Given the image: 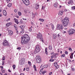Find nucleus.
I'll list each match as a JSON object with an SVG mask.
<instances>
[{"label":"nucleus","instance_id":"09e8293b","mask_svg":"<svg viewBox=\"0 0 75 75\" xmlns=\"http://www.w3.org/2000/svg\"><path fill=\"white\" fill-rule=\"evenodd\" d=\"M14 11L15 12V13H17V9H15L14 10Z\"/></svg>","mask_w":75,"mask_h":75},{"label":"nucleus","instance_id":"37998d69","mask_svg":"<svg viewBox=\"0 0 75 75\" xmlns=\"http://www.w3.org/2000/svg\"><path fill=\"white\" fill-rule=\"evenodd\" d=\"M10 0H6L7 3H10Z\"/></svg>","mask_w":75,"mask_h":75},{"label":"nucleus","instance_id":"6ab92c4d","mask_svg":"<svg viewBox=\"0 0 75 75\" xmlns=\"http://www.w3.org/2000/svg\"><path fill=\"white\" fill-rule=\"evenodd\" d=\"M36 5L35 8L36 9V10H37V9H38L39 8V5L37 4H36Z\"/></svg>","mask_w":75,"mask_h":75},{"label":"nucleus","instance_id":"8fccbe9b","mask_svg":"<svg viewBox=\"0 0 75 75\" xmlns=\"http://www.w3.org/2000/svg\"><path fill=\"white\" fill-rule=\"evenodd\" d=\"M24 12L25 13H27V10L25 9L24 10Z\"/></svg>","mask_w":75,"mask_h":75},{"label":"nucleus","instance_id":"c9c22d12","mask_svg":"<svg viewBox=\"0 0 75 75\" xmlns=\"http://www.w3.org/2000/svg\"><path fill=\"white\" fill-rule=\"evenodd\" d=\"M65 54H63L61 56V57L62 58L63 57H65Z\"/></svg>","mask_w":75,"mask_h":75},{"label":"nucleus","instance_id":"603ef678","mask_svg":"<svg viewBox=\"0 0 75 75\" xmlns=\"http://www.w3.org/2000/svg\"><path fill=\"white\" fill-rule=\"evenodd\" d=\"M31 24L33 26L34 25V23H33V22H31Z\"/></svg>","mask_w":75,"mask_h":75},{"label":"nucleus","instance_id":"9b49d317","mask_svg":"<svg viewBox=\"0 0 75 75\" xmlns=\"http://www.w3.org/2000/svg\"><path fill=\"white\" fill-rule=\"evenodd\" d=\"M8 34L10 35H12L13 34V32L11 30H9L8 31Z\"/></svg>","mask_w":75,"mask_h":75},{"label":"nucleus","instance_id":"5701e85b","mask_svg":"<svg viewBox=\"0 0 75 75\" xmlns=\"http://www.w3.org/2000/svg\"><path fill=\"white\" fill-rule=\"evenodd\" d=\"M45 54H46V55H48V52H47V48H46L45 49Z\"/></svg>","mask_w":75,"mask_h":75},{"label":"nucleus","instance_id":"0e129e2a","mask_svg":"<svg viewBox=\"0 0 75 75\" xmlns=\"http://www.w3.org/2000/svg\"><path fill=\"white\" fill-rule=\"evenodd\" d=\"M21 32L22 34H23V33H24V31H21Z\"/></svg>","mask_w":75,"mask_h":75},{"label":"nucleus","instance_id":"f3484780","mask_svg":"<svg viewBox=\"0 0 75 75\" xmlns=\"http://www.w3.org/2000/svg\"><path fill=\"white\" fill-rule=\"evenodd\" d=\"M58 4L57 3V2H56L54 4V6L55 7H58Z\"/></svg>","mask_w":75,"mask_h":75},{"label":"nucleus","instance_id":"39448f33","mask_svg":"<svg viewBox=\"0 0 75 75\" xmlns=\"http://www.w3.org/2000/svg\"><path fill=\"white\" fill-rule=\"evenodd\" d=\"M3 45L4 46H6V47H9V46H10V44L8 43V42L6 40L3 41Z\"/></svg>","mask_w":75,"mask_h":75},{"label":"nucleus","instance_id":"1a4fd4ad","mask_svg":"<svg viewBox=\"0 0 75 75\" xmlns=\"http://www.w3.org/2000/svg\"><path fill=\"white\" fill-rule=\"evenodd\" d=\"M35 51L37 52H38L40 51V47L39 45H37L36 46Z\"/></svg>","mask_w":75,"mask_h":75},{"label":"nucleus","instance_id":"052dcab7","mask_svg":"<svg viewBox=\"0 0 75 75\" xmlns=\"http://www.w3.org/2000/svg\"><path fill=\"white\" fill-rule=\"evenodd\" d=\"M20 75H25L24 74L21 73L20 74Z\"/></svg>","mask_w":75,"mask_h":75},{"label":"nucleus","instance_id":"79ce46f5","mask_svg":"<svg viewBox=\"0 0 75 75\" xmlns=\"http://www.w3.org/2000/svg\"><path fill=\"white\" fill-rule=\"evenodd\" d=\"M46 6H42V10H44L45 8H46Z\"/></svg>","mask_w":75,"mask_h":75},{"label":"nucleus","instance_id":"a19ab883","mask_svg":"<svg viewBox=\"0 0 75 75\" xmlns=\"http://www.w3.org/2000/svg\"><path fill=\"white\" fill-rule=\"evenodd\" d=\"M29 31H30V32H31V31H32V28H30L29 29Z\"/></svg>","mask_w":75,"mask_h":75},{"label":"nucleus","instance_id":"423d86ee","mask_svg":"<svg viewBox=\"0 0 75 75\" xmlns=\"http://www.w3.org/2000/svg\"><path fill=\"white\" fill-rule=\"evenodd\" d=\"M38 39H40V40L43 42V38H42V34L40 33H39L37 35V37Z\"/></svg>","mask_w":75,"mask_h":75},{"label":"nucleus","instance_id":"c756f323","mask_svg":"<svg viewBox=\"0 0 75 75\" xmlns=\"http://www.w3.org/2000/svg\"><path fill=\"white\" fill-rule=\"evenodd\" d=\"M50 25H51V24H47L46 25V27H50Z\"/></svg>","mask_w":75,"mask_h":75},{"label":"nucleus","instance_id":"412c9836","mask_svg":"<svg viewBox=\"0 0 75 75\" xmlns=\"http://www.w3.org/2000/svg\"><path fill=\"white\" fill-rule=\"evenodd\" d=\"M50 25L52 26V30H54V25L52 24V23H51Z\"/></svg>","mask_w":75,"mask_h":75},{"label":"nucleus","instance_id":"4468645a","mask_svg":"<svg viewBox=\"0 0 75 75\" xmlns=\"http://www.w3.org/2000/svg\"><path fill=\"white\" fill-rule=\"evenodd\" d=\"M68 4H73V1L72 0H70L68 2Z\"/></svg>","mask_w":75,"mask_h":75},{"label":"nucleus","instance_id":"7ed1b4c3","mask_svg":"<svg viewBox=\"0 0 75 75\" xmlns=\"http://www.w3.org/2000/svg\"><path fill=\"white\" fill-rule=\"evenodd\" d=\"M69 34V35H73L75 33V30L74 29H70L68 31Z\"/></svg>","mask_w":75,"mask_h":75},{"label":"nucleus","instance_id":"0eeeda50","mask_svg":"<svg viewBox=\"0 0 75 75\" xmlns=\"http://www.w3.org/2000/svg\"><path fill=\"white\" fill-rule=\"evenodd\" d=\"M22 1L23 3L26 6H28V5L30 4V2L28 0H22Z\"/></svg>","mask_w":75,"mask_h":75},{"label":"nucleus","instance_id":"6e6d98bb","mask_svg":"<svg viewBox=\"0 0 75 75\" xmlns=\"http://www.w3.org/2000/svg\"><path fill=\"white\" fill-rule=\"evenodd\" d=\"M68 60L69 62H71V60H70V59H67Z\"/></svg>","mask_w":75,"mask_h":75},{"label":"nucleus","instance_id":"69168bd1","mask_svg":"<svg viewBox=\"0 0 75 75\" xmlns=\"http://www.w3.org/2000/svg\"><path fill=\"white\" fill-rule=\"evenodd\" d=\"M8 72H11V70H10V69L8 70Z\"/></svg>","mask_w":75,"mask_h":75},{"label":"nucleus","instance_id":"a878e982","mask_svg":"<svg viewBox=\"0 0 75 75\" xmlns=\"http://www.w3.org/2000/svg\"><path fill=\"white\" fill-rule=\"evenodd\" d=\"M12 67L13 68V69H16V66L14 64L13 65Z\"/></svg>","mask_w":75,"mask_h":75},{"label":"nucleus","instance_id":"bf43d9fd","mask_svg":"<svg viewBox=\"0 0 75 75\" xmlns=\"http://www.w3.org/2000/svg\"><path fill=\"white\" fill-rule=\"evenodd\" d=\"M40 43H39V42H38L37 43V45H39V46H40V44H39Z\"/></svg>","mask_w":75,"mask_h":75},{"label":"nucleus","instance_id":"49530a36","mask_svg":"<svg viewBox=\"0 0 75 75\" xmlns=\"http://www.w3.org/2000/svg\"><path fill=\"white\" fill-rule=\"evenodd\" d=\"M14 27V28H15V30H17L18 28L17 27V26H15Z\"/></svg>","mask_w":75,"mask_h":75},{"label":"nucleus","instance_id":"3c124183","mask_svg":"<svg viewBox=\"0 0 75 75\" xmlns=\"http://www.w3.org/2000/svg\"><path fill=\"white\" fill-rule=\"evenodd\" d=\"M22 19L24 20H27V19L26 18H23Z\"/></svg>","mask_w":75,"mask_h":75},{"label":"nucleus","instance_id":"bb28decb","mask_svg":"<svg viewBox=\"0 0 75 75\" xmlns=\"http://www.w3.org/2000/svg\"><path fill=\"white\" fill-rule=\"evenodd\" d=\"M39 20L42 22H44V20L42 19H39Z\"/></svg>","mask_w":75,"mask_h":75},{"label":"nucleus","instance_id":"aec40b11","mask_svg":"<svg viewBox=\"0 0 75 75\" xmlns=\"http://www.w3.org/2000/svg\"><path fill=\"white\" fill-rule=\"evenodd\" d=\"M74 53H71V54L70 56V58L71 59H72V58H73V55H74Z\"/></svg>","mask_w":75,"mask_h":75},{"label":"nucleus","instance_id":"de8ad7c7","mask_svg":"<svg viewBox=\"0 0 75 75\" xmlns=\"http://www.w3.org/2000/svg\"><path fill=\"white\" fill-rule=\"evenodd\" d=\"M65 54H66L67 55H68V52L65 51Z\"/></svg>","mask_w":75,"mask_h":75},{"label":"nucleus","instance_id":"473e14b6","mask_svg":"<svg viewBox=\"0 0 75 75\" xmlns=\"http://www.w3.org/2000/svg\"><path fill=\"white\" fill-rule=\"evenodd\" d=\"M24 28V25H22V26H21V28L22 30H23V29Z\"/></svg>","mask_w":75,"mask_h":75},{"label":"nucleus","instance_id":"5fc2aeb1","mask_svg":"<svg viewBox=\"0 0 75 75\" xmlns=\"http://www.w3.org/2000/svg\"><path fill=\"white\" fill-rule=\"evenodd\" d=\"M52 72H50L49 73V75H52Z\"/></svg>","mask_w":75,"mask_h":75},{"label":"nucleus","instance_id":"e2e57ef3","mask_svg":"<svg viewBox=\"0 0 75 75\" xmlns=\"http://www.w3.org/2000/svg\"><path fill=\"white\" fill-rule=\"evenodd\" d=\"M67 11V9H65L64 10V11H65V12H66V11Z\"/></svg>","mask_w":75,"mask_h":75},{"label":"nucleus","instance_id":"ea45409f","mask_svg":"<svg viewBox=\"0 0 75 75\" xmlns=\"http://www.w3.org/2000/svg\"><path fill=\"white\" fill-rule=\"evenodd\" d=\"M54 61V60L52 59H51L50 60V62L51 61V62H53V61Z\"/></svg>","mask_w":75,"mask_h":75},{"label":"nucleus","instance_id":"58836bf2","mask_svg":"<svg viewBox=\"0 0 75 75\" xmlns=\"http://www.w3.org/2000/svg\"><path fill=\"white\" fill-rule=\"evenodd\" d=\"M18 14L19 16H20L21 15V13L20 12H18Z\"/></svg>","mask_w":75,"mask_h":75},{"label":"nucleus","instance_id":"7c9ffc66","mask_svg":"<svg viewBox=\"0 0 75 75\" xmlns=\"http://www.w3.org/2000/svg\"><path fill=\"white\" fill-rule=\"evenodd\" d=\"M47 72V71L45 70L44 71H42V74H45V73H46Z\"/></svg>","mask_w":75,"mask_h":75},{"label":"nucleus","instance_id":"4d7b16f0","mask_svg":"<svg viewBox=\"0 0 75 75\" xmlns=\"http://www.w3.org/2000/svg\"><path fill=\"white\" fill-rule=\"evenodd\" d=\"M57 36L58 37H60V35H59V34L57 35Z\"/></svg>","mask_w":75,"mask_h":75},{"label":"nucleus","instance_id":"f704fd0d","mask_svg":"<svg viewBox=\"0 0 75 75\" xmlns=\"http://www.w3.org/2000/svg\"><path fill=\"white\" fill-rule=\"evenodd\" d=\"M21 47H18V48H16V49H17V50H18L19 51H20V50H21Z\"/></svg>","mask_w":75,"mask_h":75},{"label":"nucleus","instance_id":"cd10ccee","mask_svg":"<svg viewBox=\"0 0 75 75\" xmlns=\"http://www.w3.org/2000/svg\"><path fill=\"white\" fill-rule=\"evenodd\" d=\"M7 6L8 7H11V4L9 3L7 5Z\"/></svg>","mask_w":75,"mask_h":75},{"label":"nucleus","instance_id":"774afa93","mask_svg":"<svg viewBox=\"0 0 75 75\" xmlns=\"http://www.w3.org/2000/svg\"><path fill=\"white\" fill-rule=\"evenodd\" d=\"M4 75H8V74H7V73H5V74H4Z\"/></svg>","mask_w":75,"mask_h":75},{"label":"nucleus","instance_id":"680f3d73","mask_svg":"<svg viewBox=\"0 0 75 75\" xmlns=\"http://www.w3.org/2000/svg\"><path fill=\"white\" fill-rule=\"evenodd\" d=\"M15 17H17V18H18L19 17L18 16H17V15H15Z\"/></svg>","mask_w":75,"mask_h":75},{"label":"nucleus","instance_id":"6e6552de","mask_svg":"<svg viewBox=\"0 0 75 75\" xmlns=\"http://www.w3.org/2000/svg\"><path fill=\"white\" fill-rule=\"evenodd\" d=\"M36 62L37 63H40L41 62V59H40V57L39 55L38 56V57H36Z\"/></svg>","mask_w":75,"mask_h":75},{"label":"nucleus","instance_id":"393cba45","mask_svg":"<svg viewBox=\"0 0 75 75\" xmlns=\"http://www.w3.org/2000/svg\"><path fill=\"white\" fill-rule=\"evenodd\" d=\"M48 48L50 50H52V47L51 46H49L48 47Z\"/></svg>","mask_w":75,"mask_h":75},{"label":"nucleus","instance_id":"f03ea898","mask_svg":"<svg viewBox=\"0 0 75 75\" xmlns=\"http://www.w3.org/2000/svg\"><path fill=\"white\" fill-rule=\"evenodd\" d=\"M68 22H69V19L67 18L66 17L62 21V23L64 27H67L68 24Z\"/></svg>","mask_w":75,"mask_h":75},{"label":"nucleus","instance_id":"72a5a7b5","mask_svg":"<svg viewBox=\"0 0 75 75\" xmlns=\"http://www.w3.org/2000/svg\"><path fill=\"white\" fill-rule=\"evenodd\" d=\"M71 70L72 71H74V72H75V69L74 68H71Z\"/></svg>","mask_w":75,"mask_h":75},{"label":"nucleus","instance_id":"13d9d810","mask_svg":"<svg viewBox=\"0 0 75 75\" xmlns=\"http://www.w3.org/2000/svg\"><path fill=\"white\" fill-rule=\"evenodd\" d=\"M2 17V14L0 13V17Z\"/></svg>","mask_w":75,"mask_h":75},{"label":"nucleus","instance_id":"f257e3e1","mask_svg":"<svg viewBox=\"0 0 75 75\" xmlns=\"http://www.w3.org/2000/svg\"><path fill=\"white\" fill-rule=\"evenodd\" d=\"M21 43L22 45L27 44L30 40V38L28 37V35L25 34L21 37Z\"/></svg>","mask_w":75,"mask_h":75},{"label":"nucleus","instance_id":"9d476101","mask_svg":"<svg viewBox=\"0 0 75 75\" xmlns=\"http://www.w3.org/2000/svg\"><path fill=\"white\" fill-rule=\"evenodd\" d=\"M48 65L47 64H46L45 65H43L42 67V68L40 69V72H42V71L43 70V69L45 68H48Z\"/></svg>","mask_w":75,"mask_h":75},{"label":"nucleus","instance_id":"864d4df0","mask_svg":"<svg viewBox=\"0 0 75 75\" xmlns=\"http://www.w3.org/2000/svg\"><path fill=\"white\" fill-rule=\"evenodd\" d=\"M69 51H71V50H72V49H71V48L69 47Z\"/></svg>","mask_w":75,"mask_h":75},{"label":"nucleus","instance_id":"c85d7f7f","mask_svg":"<svg viewBox=\"0 0 75 75\" xmlns=\"http://www.w3.org/2000/svg\"><path fill=\"white\" fill-rule=\"evenodd\" d=\"M71 10H75V6H74L71 7Z\"/></svg>","mask_w":75,"mask_h":75},{"label":"nucleus","instance_id":"e433bc0d","mask_svg":"<svg viewBox=\"0 0 75 75\" xmlns=\"http://www.w3.org/2000/svg\"><path fill=\"white\" fill-rule=\"evenodd\" d=\"M2 65H4V61H2Z\"/></svg>","mask_w":75,"mask_h":75},{"label":"nucleus","instance_id":"a18cd8bd","mask_svg":"<svg viewBox=\"0 0 75 75\" xmlns=\"http://www.w3.org/2000/svg\"><path fill=\"white\" fill-rule=\"evenodd\" d=\"M30 70V69H29V68H26V71H29Z\"/></svg>","mask_w":75,"mask_h":75},{"label":"nucleus","instance_id":"338daca9","mask_svg":"<svg viewBox=\"0 0 75 75\" xmlns=\"http://www.w3.org/2000/svg\"><path fill=\"white\" fill-rule=\"evenodd\" d=\"M14 27H17V25H14Z\"/></svg>","mask_w":75,"mask_h":75},{"label":"nucleus","instance_id":"a211bd4d","mask_svg":"<svg viewBox=\"0 0 75 75\" xmlns=\"http://www.w3.org/2000/svg\"><path fill=\"white\" fill-rule=\"evenodd\" d=\"M57 38V35L54 34L53 35V38L55 39Z\"/></svg>","mask_w":75,"mask_h":75},{"label":"nucleus","instance_id":"c03bdc74","mask_svg":"<svg viewBox=\"0 0 75 75\" xmlns=\"http://www.w3.org/2000/svg\"><path fill=\"white\" fill-rule=\"evenodd\" d=\"M2 73H5V70H3V69H2Z\"/></svg>","mask_w":75,"mask_h":75},{"label":"nucleus","instance_id":"dca6fc26","mask_svg":"<svg viewBox=\"0 0 75 75\" xmlns=\"http://www.w3.org/2000/svg\"><path fill=\"white\" fill-rule=\"evenodd\" d=\"M56 54H54L53 55L51 56V58H56Z\"/></svg>","mask_w":75,"mask_h":75},{"label":"nucleus","instance_id":"b1692460","mask_svg":"<svg viewBox=\"0 0 75 75\" xmlns=\"http://www.w3.org/2000/svg\"><path fill=\"white\" fill-rule=\"evenodd\" d=\"M63 11H60L59 13V15H61V16H62V14H63Z\"/></svg>","mask_w":75,"mask_h":75},{"label":"nucleus","instance_id":"2f4dec72","mask_svg":"<svg viewBox=\"0 0 75 75\" xmlns=\"http://www.w3.org/2000/svg\"><path fill=\"white\" fill-rule=\"evenodd\" d=\"M5 56H3V57H2V60L3 61H4V60H5Z\"/></svg>","mask_w":75,"mask_h":75},{"label":"nucleus","instance_id":"20e7f679","mask_svg":"<svg viewBox=\"0 0 75 75\" xmlns=\"http://www.w3.org/2000/svg\"><path fill=\"white\" fill-rule=\"evenodd\" d=\"M57 30H62L64 28L63 25L62 24H58L57 26Z\"/></svg>","mask_w":75,"mask_h":75},{"label":"nucleus","instance_id":"f8f14e48","mask_svg":"<svg viewBox=\"0 0 75 75\" xmlns=\"http://www.w3.org/2000/svg\"><path fill=\"white\" fill-rule=\"evenodd\" d=\"M54 67H55L57 68V69H58V68H59V66L58 65V63H55L54 64Z\"/></svg>","mask_w":75,"mask_h":75},{"label":"nucleus","instance_id":"ddd939ff","mask_svg":"<svg viewBox=\"0 0 75 75\" xmlns=\"http://www.w3.org/2000/svg\"><path fill=\"white\" fill-rule=\"evenodd\" d=\"M3 14L4 16H7V12L6 10H4L3 11Z\"/></svg>","mask_w":75,"mask_h":75},{"label":"nucleus","instance_id":"4be33fe9","mask_svg":"<svg viewBox=\"0 0 75 75\" xmlns=\"http://www.w3.org/2000/svg\"><path fill=\"white\" fill-rule=\"evenodd\" d=\"M33 67L34 69V70L35 71H37V68H36V66H35V65H34Z\"/></svg>","mask_w":75,"mask_h":75},{"label":"nucleus","instance_id":"4c0bfd02","mask_svg":"<svg viewBox=\"0 0 75 75\" xmlns=\"http://www.w3.org/2000/svg\"><path fill=\"white\" fill-rule=\"evenodd\" d=\"M28 64L30 65V66H31V62L30 61H28Z\"/></svg>","mask_w":75,"mask_h":75},{"label":"nucleus","instance_id":"2eb2a0df","mask_svg":"<svg viewBox=\"0 0 75 75\" xmlns=\"http://www.w3.org/2000/svg\"><path fill=\"white\" fill-rule=\"evenodd\" d=\"M14 20L15 21V23H16L17 24H18V21L17 19H16V18H14Z\"/></svg>","mask_w":75,"mask_h":75}]
</instances>
